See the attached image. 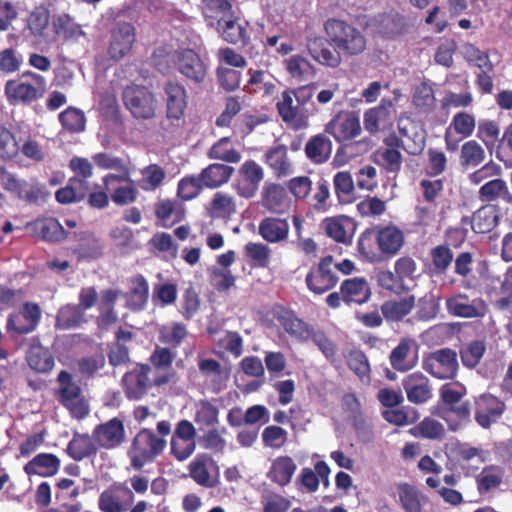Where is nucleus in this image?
<instances>
[{
  "mask_svg": "<svg viewBox=\"0 0 512 512\" xmlns=\"http://www.w3.org/2000/svg\"><path fill=\"white\" fill-rule=\"evenodd\" d=\"M262 160L277 178L287 177L293 172V165L288 157V149L284 144H277L268 148Z\"/></svg>",
  "mask_w": 512,
  "mask_h": 512,
  "instance_id": "5701e85b",
  "label": "nucleus"
},
{
  "mask_svg": "<svg viewBox=\"0 0 512 512\" xmlns=\"http://www.w3.org/2000/svg\"><path fill=\"white\" fill-rule=\"evenodd\" d=\"M194 422L200 431L214 428L219 423V409L208 400H201L197 406Z\"/></svg>",
  "mask_w": 512,
  "mask_h": 512,
  "instance_id": "5fc2aeb1",
  "label": "nucleus"
},
{
  "mask_svg": "<svg viewBox=\"0 0 512 512\" xmlns=\"http://www.w3.org/2000/svg\"><path fill=\"white\" fill-rule=\"evenodd\" d=\"M53 29L56 35L64 40L78 39L84 35L81 26L77 24L68 14L57 16L53 21Z\"/></svg>",
  "mask_w": 512,
  "mask_h": 512,
  "instance_id": "680f3d73",
  "label": "nucleus"
},
{
  "mask_svg": "<svg viewBox=\"0 0 512 512\" xmlns=\"http://www.w3.org/2000/svg\"><path fill=\"white\" fill-rule=\"evenodd\" d=\"M42 311L34 302H25L19 311L8 316L6 329L15 335H26L33 332L40 323Z\"/></svg>",
  "mask_w": 512,
  "mask_h": 512,
  "instance_id": "f8f14e48",
  "label": "nucleus"
},
{
  "mask_svg": "<svg viewBox=\"0 0 512 512\" xmlns=\"http://www.w3.org/2000/svg\"><path fill=\"white\" fill-rule=\"evenodd\" d=\"M19 149L20 146L14 133L0 123V159L14 160L19 154Z\"/></svg>",
  "mask_w": 512,
  "mask_h": 512,
  "instance_id": "e2e57ef3",
  "label": "nucleus"
},
{
  "mask_svg": "<svg viewBox=\"0 0 512 512\" xmlns=\"http://www.w3.org/2000/svg\"><path fill=\"white\" fill-rule=\"evenodd\" d=\"M239 178L234 188L240 197L253 198L264 179V169L255 160H246L238 170Z\"/></svg>",
  "mask_w": 512,
  "mask_h": 512,
  "instance_id": "2eb2a0df",
  "label": "nucleus"
},
{
  "mask_svg": "<svg viewBox=\"0 0 512 512\" xmlns=\"http://www.w3.org/2000/svg\"><path fill=\"white\" fill-rule=\"evenodd\" d=\"M136 39L135 27L128 22H119L111 30L108 55L117 61L130 53Z\"/></svg>",
  "mask_w": 512,
  "mask_h": 512,
  "instance_id": "aec40b11",
  "label": "nucleus"
},
{
  "mask_svg": "<svg viewBox=\"0 0 512 512\" xmlns=\"http://www.w3.org/2000/svg\"><path fill=\"white\" fill-rule=\"evenodd\" d=\"M80 494V487L75 485V481L68 478H61L55 485L56 502L65 509V512H80L82 505L79 502L70 504Z\"/></svg>",
  "mask_w": 512,
  "mask_h": 512,
  "instance_id": "c756f323",
  "label": "nucleus"
},
{
  "mask_svg": "<svg viewBox=\"0 0 512 512\" xmlns=\"http://www.w3.org/2000/svg\"><path fill=\"white\" fill-rule=\"evenodd\" d=\"M0 184L2 188L27 203H38L45 200L46 192L43 185L36 180L28 182L9 172L4 166L0 167Z\"/></svg>",
  "mask_w": 512,
  "mask_h": 512,
  "instance_id": "423d86ee",
  "label": "nucleus"
},
{
  "mask_svg": "<svg viewBox=\"0 0 512 512\" xmlns=\"http://www.w3.org/2000/svg\"><path fill=\"white\" fill-rule=\"evenodd\" d=\"M288 220L276 216L264 217L258 226L260 236L268 243H280L286 241L289 235Z\"/></svg>",
  "mask_w": 512,
  "mask_h": 512,
  "instance_id": "393cba45",
  "label": "nucleus"
},
{
  "mask_svg": "<svg viewBox=\"0 0 512 512\" xmlns=\"http://www.w3.org/2000/svg\"><path fill=\"white\" fill-rule=\"evenodd\" d=\"M404 244V234L396 226L373 227L359 237V255L371 263L395 256Z\"/></svg>",
  "mask_w": 512,
  "mask_h": 512,
  "instance_id": "f03ea898",
  "label": "nucleus"
},
{
  "mask_svg": "<svg viewBox=\"0 0 512 512\" xmlns=\"http://www.w3.org/2000/svg\"><path fill=\"white\" fill-rule=\"evenodd\" d=\"M485 158V151L476 140H469L461 147L460 163L463 167H475Z\"/></svg>",
  "mask_w": 512,
  "mask_h": 512,
  "instance_id": "338daca9",
  "label": "nucleus"
},
{
  "mask_svg": "<svg viewBox=\"0 0 512 512\" xmlns=\"http://www.w3.org/2000/svg\"><path fill=\"white\" fill-rule=\"evenodd\" d=\"M415 305L414 296H408L399 300H390L383 303L381 311L387 320L399 321L408 315Z\"/></svg>",
  "mask_w": 512,
  "mask_h": 512,
  "instance_id": "8fccbe9b",
  "label": "nucleus"
},
{
  "mask_svg": "<svg viewBox=\"0 0 512 512\" xmlns=\"http://www.w3.org/2000/svg\"><path fill=\"white\" fill-rule=\"evenodd\" d=\"M352 219L349 216L338 215L327 217L321 223V228L326 235L339 243H347V233L345 225L350 223Z\"/></svg>",
  "mask_w": 512,
  "mask_h": 512,
  "instance_id": "bf43d9fd",
  "label": "nucleus"
},
{
  "mask_svg": "<svg viewBox=\"0 0 512 512\" xmlns=\"http://www.w3.org/2000/svg\"><path fill=\"white\" fill-rule=\"evenodd\" d=\"M235 169L232 166L220 163L209 164L198 174L204 188L216 189L226 184L232 177Z\"/></svg>",
  "mask_w": 512,
  "mask_h": 512,
  "instance_id": "7c9ffc66",
  "label": "nucleus"
},
{
  "mask_svg": "<svg viewBox=\"0 0 512 512\" xmlns=\"http://www.w3.org/2000/svg\"><path fill=\"white\" fill-rule=\"evenodd\" d=\"M188 336L185 324L174 322L171 325L161 327L159 341L171 349L178 348Z\"/></svg>",
  "mask_w": 512,
  "mask_h": 512,
  "instance_id": "4d7b16f0",
  "label": "nucleus"
},
{
  "mask_svg": "<svg viewBox=\"0 0 512 512\" xmlns=\"http://www.w3.org/2000/svg\"><path fill=\"white\" fill-rule=\"evenodd\" d=\"M505 476L503 467L499 465H487L479 474L475 476L477 491L480 495H485L498 489Z\"/></svg>",
  "mask_w": 512,
  "mask_h": 512,
  "instance_id": "72a5a7b5",
  "label": "nucleus"
},
{
  "mask_svg": "<svg viewBox=\"0 0 512 512\" xmlns=\"http://www.w3.org/2000/svg\"><path fill=\"white\" fill-rule=\"evenodd\" d=\"M85 322L84 311L78 305H65L57 313L56 328L68 330L79 327Z\"/></svg>",
  "mask_w": 512,
  "mask_h": 512,
  "instance_id": "864d4df0",
  "label": "nucleus"
},
{
  "mask_svg": "<svg viewBox=\"0 0 512 512\" xmlns=\"http://www.w3.org/2000/svg\"><path fill=\"white\" fill-rule=\"evenodd\" d=\"M104 245L102 241L91 232L77 234V244L72 249L78 261H90L103 255Z\"/></svg>",
  "mask_w": 512,
  "mask_h": 512,
  "instance_id": "cd10ccee",
  "label": "nucleus"
},
{
  "mask_svg": "<svg viewBox=\"0 0 512 512\" xmlns=\"http://www.w3.org/2000/svg\"><path fill=\"white\" fill-rule=\"evenodd\" d=\"M445 306L451 316L459 318H483L488 311L487 304L482 298L471 299L461 292L447 297Z\"/></svg>",
  "mask_w": 512,
  "mask_h": 512,
  "instance_id": "ddd939ff",
  "label": "nucleus"
},
{
  "mask_svg": "<svg viewBox=\"0 0 512 512\" xmlns=\"http://www.w3.org/2000/svg\"><path fill=\"white\" fill-rule=\"evenodd\" d=\"M506 410L505 403L498 397L490 394H481L475 400V421L484 429L497 422Z\"/></svg>",
  "mask_w": 512,
  "mask_h": 512,
  "instance_id": "6ab92c4d",
  "label": "nucleus"
},
{
  "mask_svg": "<svg viewBox=\"0 0 512 512\" xmlns=\"http://www.w3.org/2000/svg\"><path fill=\"white\" fill-rule=\"evenodd\" d=\"M222 38L230 44H247L249 36L244 25L234 19H224L220 25H216Z\"/></svg>",
  "mask_w": 512,
  "mask_h": 512,
  "instance_id": "3c124183",
  "label": "nucleus"
},
{
  "mask_svg": "<svg viewBox=\"0 0 512 512\" xmlns=\"http://www.w3.org/2000/svg\"><path fill=\"white\" fill-rule=\"evenodd\" d=\"M92 437L100 448L112 450L121 446L126 438L123 420L114 417L97 425L93 430Z\"/></svg>",
  "mask_w": 512,
  "mask_h": 512,
  "instance_id": "a211bd4d",
  "label": "nucleus"
},
{
  "mask_svg": "<svg viewBox=\"0 0 512 512\" xmlns=\"http://www.w3.org/2000/svg\"><path fill=\"white\" fill-rule=\"evenodd\" d=\"M412 102L421 113L429 114L433 112L436 106V98L432 86L426 82L419 84L414 90Z\"/></svg>",
  "mask_w": 512,
  "mask_h": 512,
  "instance_id": "6e6d98bb",
  "label": "nucleus"
},
{
  "mask_svg": "<svg viewBox=\"0 0 512 512\" xmlns=\"http://www.w3.org/2000/svg\"><path fill=\"white\" fill-rule=\"evenodd\" d=\"M429 257L428 269L431 276L445 275L454 260V254L448 244L433 247L429 251Z\"/></svg>",
  "mask_w": 512,
  "mask_h": 512,
  "instance_id": "58836bf2",
  "label": "nucleus"
},
{
  "mask_svg": "<svg viewBox=\"0 0 512 512\" xmlns=\"http://www.w3.org/2000/svg\"><path fill=\"white\" fill-rule=\"evenodd\" d=\"M167 442L149 428L137 432L128 450L131 466L141 470L147 463L153 462L166 448Z\"/></svg>",
  "mask_w": 512,
  "mask_h": 512,
  "instance_id": "20e7f679",
  "label": "nucleus"
},
{
  "mask_svg": "<svg viewBox=\"0 0 512 512\" xmlns=\"http://www.w3.org/2000/svg\"><path fill=\"white\" fill-rule=\"evenodd\" d=\"M165 117L173 125L179 126L184 120L188 107V92L185 86L176 80H168L163 84Z\"/></svg>",
  "mask_w": 512,
  "mask_h": 512,
  "instance_id": "1a4fd4ad",
  "label": "nucleus"
},
{
  "mask_svg": "<svg viewBox=\"0 0 512 512\" xmlns=\"http://www.w3.org/2000/svg\"><path fill=\"white\" fill-rule=\"evenodd\" d=\"M274 318L292 339L299 342L310 339L313 327L299 318L294 310L278 306L274 309Z\"/></svg>",
  "mask_w": 512,
  "mask_h": 512,
  "instance_id": "dca6fc26",
  "label": "nucleus"
},
{
  "mask_svg": "<svg viewBox=\"0 0 512 512\" xmlns=\"http://www.w3.org/2000/svg\"><path fill=\"white\" fill-rule=\"evenodd\" d=\"M58 382L60 383L59 400L66 407L71 415L77 419L85 418L89 413V407L84 398L80 386L73 381L72 375L62 370L58 374Z\"/></svg>",
  "mask_w": 512,
  "mask_h": 512,
  "instance_id": "0eeeda50",
  "label": "nucleus"
},
{
  "mask_svg": "<svg viewBox=\"0 0 512 512\" xmlns=\"http://www.w3.org/2000/svg\"><path fill=\"white\" fill-rule=\"evenodd\" d=\"M4 92L10 105H30L44 96L46 88L22 79H11L6 82Z\"/></svg>",
  "mask_w": 512,
  "mask_h": 512,
  "instance_id": "f3484780",
  "label": "nucleus"
},
{
  "mask_svg": "<svg viewBox=\"0 0 512 512\" xmlns=\"http://www.w3.org/2000/svg\"><path fill=\"white\" fill-rule=\"evenodd\" d=\"M370 25L376 33L389 39L401 36L407 29L405 17L397 11L375 17Z\"/></svg>",
  "mask_w": 512,
  "mask_h": 512,
  "instance_id": "4be33fe9",
  "label": "nucleus"
},
{
  "mask_svg": "<svg viewBox=\"0 0 512 512\" xmlns=\"http://www.w3.org/2000/svg\"><path fill=\"white\" fill-rule=\"evenodd\" d=\"M486 352V343L484 340H473L463 345L459 349V355L464 367L468 369L475 368L483 358Z\"/></svg>",
  "mask_w": 512,
  "mask_h": 512,
  "instance_id": "13d9d810",
  "label": "nucleus"
},
{
  "mask_svg": "<svg viewBox=\"0 0 512 512\" xmlns=\"http://www.w3.org/2000/svg\"><path fill=\"white\" fill-rule=\"evenodd\" d=\"M399 501L404 512H423L422 492L409 483H399Z\"/></svg>",
  "mask_w": 512,
  "mask_h": 512,
  "instance_id": "c03bdc74",
  "label": "nucleus"
},
{
  "mask_svg": "<svg viewBox=\"0 0 512 512\" xmlns=\"http://www.w3.org/2000/svg\"><path fill=\"white\" fill-rule=\"evenodd\" d=\"M304 151L310 162L313 164H323L331 156L332 142L326 135L320 133L309 138Z\"/></svg>",
  "mask_w": 512,
  "mask_h": 512,
  "instance_id": "f704fd0d",
  "label": "nucleus"
},
{
  "mask_svg": "<svg viewBox=\"0 0 512 512\" xmlns=\"http://www.w3.org/2000/svg\"><path fill=\"white\" fill-rule=\"evenodd\" d=\"M26 361L31 369L39 373H49L55 364L51 352L40 344L38 337L32 338L26 353Z\"/></svg>",
  "mask_w": 512,
  "mask_h": 512,
  "instance_id": "bb28decb",
  "label": "nucleus"
},
{
  "mask_svg": "<svg viewBox=\"0 0 512 512\" xmlns=\"http://www.w3.org/2000/svg\"><path fill=\"white\" fill-rule=\"evenodd\" d=\"M318 83L285 89L276 103L281 120L294 130L306 129L311 116L318 113L313 100Z\"/></svg>",
  "mask_w": 512,
  "mask_h": 512,
  "instance_id": "f257e3e1",
  "label": "nucleus"
},
{
  "mask_svg": "<svg viewBox=\"0 0 512 512\" xmlns=\"http://www.w3.org/2000/svg\"><path fill=\"white\" fill-rule=\"evenodd\" d=\"M150 374L151 366L149 364L138 363L122 376L121 386L128 400H141L152 387H161L174 381L173 372H158L153 378L150 377Z\"/></svg>",
  "mask_w": 512,
  "mask_h": 512,
  "instance_id": "7ed1b4c3",
  "label": "nucleus"
},
{
  "mask_svg": "<svg viewBox=\"0 0 512 512\" xmlns=\"http://www.w3.org/2000/svg\"><path fill=\"white\" fill-rule=\"evenodd\" d=\"M225 433V427L221 429L216 427L207 429V431L199 437V444L205 450H210L214 453H223L227 445L223 437Z\"/></svg>",
  "mask_w": 512,
  "mask_h": 512,
  "instance_id": "69168bd1",
  "label": "nucleus"
},
{
  "mask_svg": "<svg viewBox=\"0 0 512 512\" xmlns=\"http://www.w3.org/2000/svg\"><path fill=\"white\" fill-rule=\"evenodd\" d=\"M262 205L272 213H281L285 197L284 188L277 183H266L262 190Z\"/></svg>",
  "mask_w": 512,
  "mask_h": 512,
  "instance_id": "052dcab7",
  "label": "nucleus"
},
{
  "mask_svg": "<svg viewBox=\"0 0 512 512\" xmlns=\"http://www.w3.org/2000/svg\"><path fill=\"white\" fill-rule=\"evenodd\" d=\"M393 106L391 99L383 98L378 106L367 110L363 121L365 129L371 134L377 133L381 126L391 121Z\"/></svg>",
  "mask_w": 512,
  "mask_h": 512,
  "instance_id": "c85d7f7f",
  "label": "nucleus"
},
{
  "mask_svg": "<svg viewBox=\"0 0 512 512\" xmlns=\"http://www.w3.org/2000/svg\"><path fill=\"white\" fill-rule=\"evenodd\" d=\"M297 469V465L290 456H278L275 458L267 472L268 479L284 487L291 482Z\"/></svg>",
  "mask_w": 512,
  "mask_h": 512,
  "instance_id": "473e14b6",
  "label": "nucleus"
},
{
  "mask_svg": "<svg viewBox=\"0 0 512 512\" xmlns=\"http://www.w3.org/2000/svg\"><path fill=\"white\" fill-rule=\"evenodd\" d=\"M476 128V119L474 115L461 111L456 113L452 121L449 125V128L446 130L445 133V141L447 144V148H450V142H449V130L453 129L456 134L461 135L462 138H468L470 137Z\"/></svg>",
  "mask_w": 512,
  "mask_h": 512,
  "instance_id": "603ef678",
  "label": "nucleus"
},
{
  "mask_svg": "<svg viewBox=\"0 0 512 512\" xmlns=\"http://www.w3.org/2000/svg\"><path fill=\"white\" fill-rule=\"evenodd\" d=\"M228 138H222L214 143L208 150L210 159L221 160L226 163H238L241 160V154L234 148H228Z\"/></svg>",
  "mask_w": 512,
  "mask_h": 512,
  "instance_id": "774afa93",
  "label": "nucleus"
},
{
  "mask_svg": "<svg viewBox=\"0 0 512 512\" xmlns=\"http://www.w3.org/2000/svg\"><path fill=\"white\" fill-rule=\"evenodd\" d=\"M457 352L441 348L429 353L422 360V368L437 379H454L458 372Z\"/></svg>",
  "mask_w": 512,
  "mask_h": 512,
  "instance_id": "6e6552de",
  "label": "nucleus"
},
{
  "mask_svg": "<svg viewBox=\"0 0 512 512\" xmlns=\"http://www.w3.org/2000/svg\"><path fill=\"white\" fill-rule=\"evenodd\" d=\"M201 12L210 27L220 25L232 10L229 0H202Z\"/></svg>",
  "mask_w": 512,
  "mask_h": 512,
  "instance_id": "79ce46f5",
  "label": "nucleus"
},
{
  "mask_svg": "<svg viewBox=\"0 0 512 512\" xmlns=\"http://www.w3.org/2000/svg\"><path fill=\"white\" fill-rule=\"evenodd\" d=\"M325 31L330 40L339 50L349 51V36L351 27L342 20L328 19L325 23Z\"/></svg>",
  "mask_w": 512,
  "mask_h": 512,
  "instance_id": "49530a36",
  "label": "nucleus"
},
{
  "mask_svg": "<svg viewBox=\"0 0 512 512\" xmlns=\"http://www.w3.org/2000/svg\"><path fill=\"white\" fill-rule=\"evenodd\" d=\"M172 61L177 71L188 81L201 84L207 77V65L200 55L190 48H179L174 51Z\"/></svg>",
  "mask_w": 512,
  "mask_h": 512,
  "instance_id": "9d476101",
  "label": "nucleus"
},
{
  "mask_svg": "<svg viewBox=\"0 0 512 512\" xmlns=\"http://www.w3.org/2000/svg\"><path fill=\"white\" fill-rule=\"evenodd\" d=\"M93 437L87 434H77L68 443L67 453L75 461H81L84 458L95 455L97 447Z\"/></svg>",
  "mask_w": 512,
  "mask_h": 512,
  "instance_id": "a18cd8bd",
  "label": "nucleus"
},
{
  "mask_svg": "<svg viewBox=\"0 0 512 512\" xmlns=\"http://www.w3.org/2000/svg\"><path fill=\"white\" fill-rule=\"evenodd\" d=\"M247 75L249 78L244 85V91L247 93L262 96H272L275 93L276 78L267 70L250 68Z\"/></svg>",
  "mask_w": 512,
  "mask_h": 512,
  "instance_id": "b1692460",
  "label": "nucleus"
},
{
  "mask_svg": "<svg viewBox=\"0 0 512 512\" xmlns=\"http://www.w3.org/2000/svg\"><path fill=\"white\" fill-rule=\"evenodd\" d=\"M212 214L215 217L227 219L236 212L234 198L224 192H216L210 202Z\"/></svg>",
  "mask_w": 512,
  "mask_h": 512,
  "instance_id": "0e129e2a",
  "label": "nucleus"
},
{
  "mask_svg": "<svg viewBox=\"0 0 512 512\" xmlns=\"http://www.w3.org/2000/svg\"><path fill=\"white\" fill-rule=\"evenodd\" d=\"M305 282L308 289L315 294H324L331 290L338 282V277L333 270V257H323L317 266L313 267L306 275Z\"/></svg>",
  "mask_w": 512,
  "mask_h": 512,
  "instance_id": "4468645a",
  "label": "nucleus"
},
{
  "mask_svg": "<svg viewBox=\"0 0 512 512\" xmlns=\"http://www.w3.org/2000/svg\"><path fill=\"white\" fill-rule=\"evenodd\" d=\"M213 462L210 455L206 453H199L189 463V475L198 484L203 487H213L214 482L208 470L209 465Z\"/></svg>",
  "mask_w": 512,
  "mask_h": 512,
  "instance_id": "37998d69",
  "label": "nucleus"
},
{
  "mask_svg": "<svg viewBox=\"0 0 512 512\" xmlns=\"http://www.w3.org/2000/svg\"><path fill=\"white\" fill-rule=\"evenodd\" d=\"M407 399L413 404H424L432 398L429 379L421 372L408 374L402 380Z\"/></svg>",
  "mask_w": 512,
  "mask_h": 512,
  "instance_id": "412c9836",
  "label": "nucleus"
},
{
  "mask_svg": "<svg viewBox=\"0 0 512 512\" xmlns=\"http://www.w3.org/2000/svg\"><path fill=\"white\" fill-rule=\"evenodd\" d=\"M177 356V353L169 347L156 346L152 354L150 355L149 361L151 369L154 368L157 374L160 373H174V381L177 379V372L172 368V364Z\"/></svg>",
  "mask_w": 512,
  "mask_h": 512,
  "instance_id": "de8ad7c7",
  "label": "nucleus"
},
{
  "mask_svg": "<svg viewBox=\"0 0 512 512\" xmlns=\"http://www.w3.org/2000/svg\"><path fill=\"white\" fill-rule=\"evenodd\" d=\"M325 132L332 135L337 142L352 138V112L340 111L325 127Z\"/></svg>",
  "mask_w": 512,
  "mask_h": 512,
  "instance_id": "a19ab883",
  "label": "nucleus"
},
{
  "mask_svg": "<svg viewBox=\"0 0 512 512\" xmlns=\"http://www.w3.org/2000/svg\"><path fill=\"white\" fill-rule=\"evenodd\" d=\"M60 465L55 454L39 453L24 465L23 470L28 476L52 477L58 473Z\"/></svg>",
  "mask_w": 512,
  "mask_h": 512,
  "instance_id": "a878e982",
  "label": "nucleus"
},
{
  "mask_svg": "<svg viewBox=\"0 0 512 512\" xmlns=\"http://www.w3.org/2000/svg\"><path fill=\"white\" fill-rule=\"evenodd\" d=\"M127 307L133 311L145 308L149 298V284L145 277L138 274L130 279L129 291L124 294Z\"/></svg>",
  "mask_w": 512,
  "mask_h": 512,
  "instance_id": "2f4dec72",
  "label": "nucleus"
},
{
  "mask_svg": "<svg viewBox=\"0 0 512 512\" xmlns=\"http://www.w3.org/2000/svg\"><path fill=\"white\" fill-rule=\"evenodd\" d=\"M122 100L125 108L137 120H152L157 114L156 95L144 85L127 86L122 92Z\"/></svg>",
  "mask_w": 512,
  "mask_h": 512,
  "instance_id": "39448f33",
  "label": "nucleus"
},
{
  "mask_svg": "<svg viewBox=\"0 0 512 512\" xmlns=\"http://www.w3.org/2000/svg\"><path fill=\"white\" fill-rule=\"evenodd\" d=\"M311 56L320 64L336 67L340 63V54L322 37L310 39L307 44Z\"/></svg>",
  "mask_w": 512,
  "mask_h": 512,
  "instance_id": "c9c22d12",
  "label": "nucleus"
},
{
  "mask_svg": "<svg viewBox=\"0 0 512 512\" xmlns=\"http://www.w3.org/2000/svg\"><path fill=\"white\" fill-rule=\"evenodd\" d=\"M134 498L129 487L115 482L100 493L97 505L101 512H126Z\"/></svg>",
  "mask_w": 512,
  "mask_h": 512,
  "instance_id": "9b49d317",
  "label": "nucleus"
},
{
  "mask_svg": "<svg viewBox=\"0 0 512 512\" xmlns=\"http://www.w3.org/2000/svg\"><path fill=\"white\" fill-rule=\"evenodd\" d=\"M444 407V412L440 416L448 423L451 431H457L470 421L471 403L468 400Z\"/></svg>",
  "mask_w": 512,
  "mask_h": 512,
  "instance_id": "ea45409f",
  "label": "nucleus"
},
{
  "mask_svg": "<svg viewBox=\"0 0 512 512\" xmlns=\"http://www.w3.org/2000/svg\"><path fill=\"white\" fill-rule=\"evenodd\" d=\"M498 215L491 206H483L473 213L472 217L462 218V223L471 224L472 230L477 234H485L492 231L498 224Z\"/></svg>",
  "mask_w": 512,
  "mask_h": 512,
  "instance_id": "4c0bfd02",
  "label": "nucleus"
},
{
  "mask_svg": "<svg viewBox=\"0 0 512 512\" xmlns=\"http://www.w3.org/2000/svg\"><path fill=\"white\" fill-rule=\"evenodd\" d=\"M409 434L415 438L440 440L445 435V428L438 420L432 417H425L409 429Z\"/></svg>",
  "mask_w": 512,
  "mask_h": 512,
  "instance_id": "09e8293b",
  "label": "nucleus"
},
{
  "mask_svg": "<svg viewBox=\"0 0 512 512\" xmlns=\"http://www.w3.org/2000/svg\"><path fill=\"white\" fill-rule=\"evenodd\" d=\"M478 198L481 202L491 203L502 200L506 204H512V193L507 183L501 178H495L484 183L479 191Z\"/></svg>",
  "mask_w": 512,
  "mask_h": 512,
  "instance_id": "e433bc0d",
  "label": "nucleus"
}]
</instances>
